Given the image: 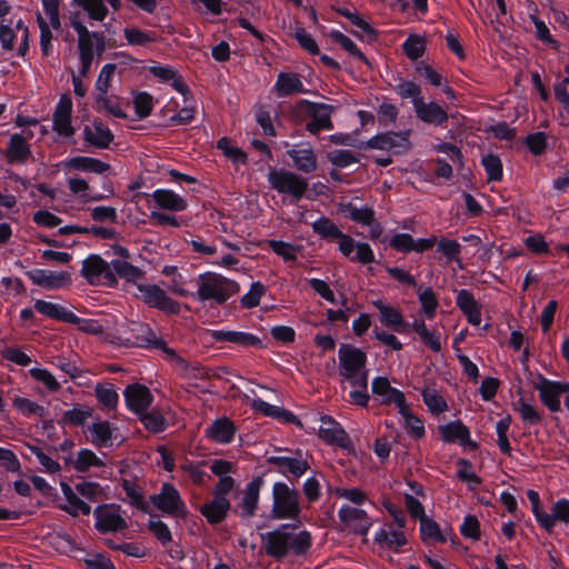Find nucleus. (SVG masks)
<instances>
[{
	"label": "nucleus",
	"instance_id": "21",
	"mask_svg": "<svg viewBox=\"0 0 569 569\" xmlns=\"http://www.w3.org/2000/svg\"><path fill=\"white\" fill-rule=\"evenodd\" d=\"M308 106V112L311 120L307 123L306 129L312 134H317L321 130H331L333 128L331 121L332 107L323 103L302 101Z\"/></svg>",
	"mask_w": 569,
	"mask_h": 569
},
{
	"label": "nucleus",
	"instance_id": "46",
	"mask_svg": "<svg viewBox=\"0 0 569 569\" xmlns=\"http://www.w3.org/2000/svg\"><path fill=\"white\" fill-rule=\"evenodd\" d=\"M110 169L107 162L91 157H73V170L102 174Z\"/></svg>",
	"mask_w": 569,
	"mask_h": 569
},
{
	"label": "nucleus",
	"instance_id": "38",
	"mask_svg": "<svg viewBox=\"0 0 569 569\" xmlns=\"http://www.w3.org/2000/svg\"><path fill=\"white\" fill-rule=\"evenodd\" d=\"M230 508L228 498H220L213 496V499L201 507L200 511L208 522L214 525L221 522Z\"/></svg>",
	"mask_w": 569,
	"mask_h": 569
},
{
	"label": "nucleus",
	"instance_id": "29",
	"mask_svg": "<svg viewBox=\"0 0 569 569\" xmlns=\"http://www.w3.org/2000/svg\"><path fill=\"white\" fill-rule=\"evenodd\" d=\"M372 305L379 311V321L382 326L397 332H405L410 326L403 320V316L398 308L385 303L381 299L373 300Z\"/></svg>",
	"mask_w": 569,
	"mask_h": 569
},
{
	"label": "nucleus",
	"instance_id": "15",
	"mask_svg": "<svg viewBox=\"0 0 569 569\" xmlns=\"http://www.w3.org/2000/svg\"><path fill=\"white\" fill-rule=\"evenodd\" d=\"M339 251L351 261H357L363 266L375 261V252L367 242H356L350 236L341 233L338 238Z\"/></svg>",
	"mask_w": 569,
	"mask_h": 569
},
{
	"label": "nucleus",
	"instance_id": "2",
	"mask_svg": "<svg viewBox=\"0 0 569 569\" xmlns=\"http://www.w3.org/2000/svg\"><path fill=\"white\" fill-rule=\"evenodd\" d=\"M197 291L193 297L200 302L222 305L239 292L237 281L216 272L200 273L196 280Z\"/></svg>",
	"mask_w": 569,
	"mask_h": 569
},
{
	"label": "nucleus",
	"instance_id": "20",
	"mask_svg": "<svg viewBox=\"0 0 569 569\" xmlns=\"http://www.w3.org/2000/svg\"><path fill=\"white\" fill-rule=\"evenodd\" d=\"M318 436L326 443L338 446L342 449L351 447V440L339 422L329 416L320 418Z\"/></svg>",
	"mask_w": 569,
	"mask_h": 569
},
{
	"label": "nucleus",
	"instance_id": "54",
	"mask_svg": "<svg viewBox=\"0 0 569 569\" xmlns=\"http://www.w3.org/2000/svg\"><path fill=\"white\" fill-rule=\"evenodd\" d=\"M124 39L130 46H147L156 41V33L152 31L140 30L134 27H129L123 30Z\"/></svg>",
	"mask_w": 569,
	"mask_h": 569
},
{
	"label": "nucleus",
	"instance_id": "50",
	"mask_svg": "<svg viewBox=\"0 0 569 569\" xmlns=\"http://www.w3.org/2000/svg\"><path fill=\"white\" fill-rule=\"evenodd\" d=\"M481 164L485 168V171L487 173V179L489 182H497L502 179L503 176V169H502V162L500 158L496 154L488 153L482 157Z\"/></svg>",
	"mask_w": 569,
	"mask_h": 569
},
{
	"label": "nucleus",
	"instance_id": "60",
	"mask_svg": "<svg viewBox=\"0 0 569 569\" xmlns=\"http://www.w3.org/2000/svg\"><path fill=\"white\" fill-rule=\"evenodd\" d=\"M204 465H206L204 461H198V462L186 461L180 465V469L183 472L189 475L191 481L194 485L200 486L206 482L207 478H209V476L207 475V472L203 469Z\"/></svg>",
	"mask_w": 569,
	"mask_h": 569
},
{
	"label": "nucleus",
	"instance_id": "36",
	"mask_svg": "<svg viewBox=\"0 0 569 569\" xmlns=\"http://www.w3.org/2000/svg\"><path fill=\"white\" fill-rule=\"evenodd\" d=\"M457 306L466 316L468 322L472 326H479L481 322V311L473 297V295L467 290L461 289L457 293L456 298Z\"/></svg>",
	"mask_w": 569,
	"mask_h": 569
},
{
	"label": "nucleus",
	"instance_id": "9",
	"mask_svg": "<svg viewBox=\"0 0 569 569\" xmlns=\"http://www.w3.org/2000/svg\"><path fill=\"white\" fill-rule=\"evenodd\" d=\"M533 388L539 392L541 402L551 411L560 410V398L569 392V382L553 381L542 375H538Z\"/></svg>",
	"mask_w": 569,
	"mask_h": 569
},
{
	"label": "nucleus",
	"instance_id": "48",
	"mask_svg": "<svg viewBox=\"0 0 569 569\" xmlns=\"http://www.w3.org/2000/svg\"><path fill=\"white\" fill-rule=\"evenodd\" d=\"M398 412L403 418L405 426L410 435L417 439H421L426 433L423 421L411 413L407 403L403 405V410L398 409Z\"/></svg>",
	"mask_w": 569,
	"mask_h": 569
},
{
	"label": "nucleus",
	"instance_id": "11",
	"mask_svg": "<svg viewBox=\"0 0 569 569\" xmlns=\"http://www.w3.org/2000/svg\"><path fill=\"white\" fill-rule=\"evenodd\" d=\"M137 290L138 292L136 295L141 297L149 307L170 313H177L179 311V303L171 299L159 286L139 283L137 284Z\"/></svg>",
	"mask_w": 569,
	"mask_h": 569
},
{
	"label": "nucleus",
	"instance_id": "10",
	"mask_svg": "<svg viewBox=\"0 0 569 569\" xmlns=\"http://www.w3.org/2000/svg\"><path fill=\"white\" fill-rule=\"evenodd\" d=\"M81 272L91 284L113 286L117 283L111 264H108L98 256H90L83 260Z\"/></svg>",
	"mask_w": 569,
	"mask_h": 569
},
{
	"label": "nucleus",
	"instance_id": "43",
	"mask_svg": "<svg viewBox=\"0 0 569 569\" xmlns=\"http://www.w3.org/2000/svg\"><path fill=\"white\" fill-rule=\"evenodd\" d=\"M422 400L429 412L440 415L448 410V405L443 396L435 388L426 387L421 391Z\"/></svg>",
	"mask_w": 569,
	"mask_h": 569
},
{
	"label": "nucleus",
	"instance_id": "26",
	"mask_svg": "<svg viewBox=\"0 0 569 569\" xmlns=\"http://www.w3.org/2000/svg\"><path fill=\"white\" fill-rule=\"evenodd\" d=\"M413 110L417 118L426 124L443 127L448 121L447 111L435 101L418 100Z\"/></svg>",
	"mask_w": 569,
	"mask_h": 569
},
{
	"label": "nucleus",
	"instance_id": "37",
	"mask_svg": "<svg viewBox=\"0 0 569 569\" xmlns=\"http://www.w3.org/2000/svg\"><path fill=\"white\" fill-rule=\"evenodd\" d=\"M150 73L162 82L170 83L171 87L183 97L189 92L182 78L171 67L154 64L149 68Z\"/></svg>",
	"mask_w": 569,
	"mask_h": 569
},
{
	"label": "nucleus",
	"instance_id": "4",
	"mask_svg": "<svg viewBox=\"0 0 569 569\" xmlns=\"http://www.w3.org/2000/svg\"><path fill=\"white\" fill-rule=\"evenodd\" d=\"M73 30L78 32V47L80 68L79 73L86 76L93 63L104 50V39L98 32H89L84 26L73 19Z\"/></svg>",
	"mask_w": 569,
	"mask_h": 569
},
{
	"label": "nucleus",
	"instance_id": "6",
	"mask_svg": "<svg viewBox=\"0 0 569 569\" xmlns=\"http://www.w3.org/2000/svg\"><path fill=\"white\" fill-rule=\"evenodd\" d=\"M270 187L279 193L290 194L296 201L300 200L308 188L305 178L284 169H271L268 173Z\"/></svg>",
	"mask_w": 569,
	"mask_h": 569
},
{
	"label": "nucleus",
	"instance_id": "41",
	"mask_svg": "<svg viewBox=\"0 0 569 569\" xmlns=\"http://www.w3.org/2000/svg\"><path fill=\"white\" fill-rule=\"evenodd\" d=\"M555 98L559 103V116L561 123L569 126V76L553 86Z\"/></svg>",
	"mask_w": 569,
	"mask_h": 569
},
{
	"label": "nucleus",
	"instance_id": "13",
	"mask_svg": "<svg viewBox=\"0 0 569 569\" xmlns=\"http://www.w3.org/2000/svg\"><path fill=\"white\" fill-rule=\"evenodd\" d=\"M82 432L86 440L97 448L111 447L117 439V428L106 420H92Z\"/></svg>",
	"mask_w": 569,
	"mask_h": 569
},
{
	"label": "nucleus",
	"instance_id": "53",
	"mask_svg": "<svg viewBox=\"0 0 569 569\" xmlns=\"http://www.w3.org/2000/svg\"><path fill=\"white\" fill-rule=\"evenodd\" d=\"M530 21L535 26L536 38L552 49L560 47L559 42L551 36L548 26L543 20L539 19L535 13L529 14Z\"/></svg>",
	"mask_w": 569,
	"mask_h": 569
},
{
	"label": "nucleus",
	"instance_id": "30",
	"mask_svg": "<svg viewBox=\"0 0 569 569\" xmlns=\"http://www.w3.org/2000/svg\"><path fill=\"white\" fill-rule=\"evenodd\" d=\"M26 276L33 284L46 289H58L67 282L68 271H51L43 269H32L26 272Z\"/></svg>",
	"mask_w": 569,
	"mask_h": 569
},
{
	"label": "nucleus",
	"instance_id": "24",
	"mask_svg": "<svg viewBox=\"0 0 569 569\" xmlns=\"http://www.w3.org/2000/svg\"><path fill=\"white\" fill-rule=\"evenodd\" d=\"M128 409L137 415L146 411L153 401L150 390L139 383L128 386L123 391Z\"/></svg>",
	"mask_w": 569,
	"mask_h": 569
},
{
	"label": "nucleus",
	"instance_id": "17",
	"mask_svg": "<svg viewBox=\"0 0 569 569\" xmlns=\"http://www.w3.org/2000/svg\"><path fill=\"white\" fill-rule=\"evenodd\" d=\"M367 146L372 149L388 150L400 153L409 149V131L385 132L371 137L367 141Z\"/></svg>",
	"mask_w": 569,
	"mask_h": 569
},
{
	"label": "nucleus",
	"instance_id": "34",
	"mask_svg": "<svg viewBox=\"0 0 569 569\" xmlns=\"http://www.w3.org/2000/svg\"><path fill=\"white\" fill-rule=\"evenodd\" d=\"M297 170L303 173L313 172L317 169V156L311 147H293L287 151Z\"/></svg>",
	"mask_w": 569,
	"mask_h": 569
},
{
	"label": "nucleus",
	"instance_id": "31",
	"mask_svg": "<svg viewBox=\"0 0 569 569\" xmlns=\"http://www.w3.org/2000/svg\"><path fill=\"white\" fill-rule=\"evenodd\" d=\"M53 131L61 137L71 136V97L63 93L53 113Z\"/></svg>",
	"mask_w": 569,
	"mask_h": 569
},
{
	"label": "nucleus",
	"instance_id": "8",
	"mask_svg": "<svg viewBox=\"0 0 569 569\" xmlns=\"http://www.w3.org/2000/svg\"><path fill=\"white\" fill-rule=\"evenodd\" d=\"M20 40L18 54L23 57L29 49V30L23 21L19 19L16 23L12 20L0 23V43L4 51H12L14 43Z\"/></svg>",
	"mask_w": 569,
	"mask_h": 569
},
{
	"label": "nucleus",
	"instance_id": "63",
	"mask_svg": "<svg viewBox=\"0 0 569 569\" xmlns=\"http://www.w3.org/2000/svg\"><path fill=\"white\" fill-rule=\"evenodd\" d=\"M269 247L271 250L279 257H281L284 261H295L298 258L299 249L289 243L281 240H269Z\"/></svg>",
	"mask_w": 569,
	"mask_h": 569
},
{
	"label": "nucleus",
	"instance_id": "25",
	"mask_svg": "<svg viewBox=\"0 0 569 569\" xmlns=\"http://www.w3.org/2000/svg\"><path fill=\"white\" fill-rule=\"evenodd\" d=\"M371 391L381 397L382 403L395 405L397 409L403 410V405L407 403L405 393L392 387L386 377H376L371 382Z\"/></svg>",
	"mask_w": 569,
	"mask_h": 569
},
{
	"label": "nucleus",
	"instance_id": "5",
	"mask_svg": "<svg viewBox=\"0 0 569 569\" xmlns=\"http://www.w3.org/2000/svg\"><path fill=\"white\" fill-rule=\"evenodd\" d=\"M93 516L94 529L100 533L119 532L128 528L126 511L117 503L99 505Z\"/></svg>",
	"mask_w": 569,
	"mask_h": 569
},
{
	"label": "nucleus",
	"instance_id": "16",
	"mask_svg": "<svg viewBox=\"0 0 569 569\" xmlns=\"http://www.w3.org/2000/svg\"><path fill=\"white\" fill-rule=\"evenodd\" d=\"M268 462L278 467L280 473H290L295 478H300L309 469L308 455L301 450L291 456H272L268 458Z\"/></svg>",
	"mask_w": 569,
	"mask_h": 569
},
{
	"label": "nucleus",
	"instance_id": "1",
	"mask_svg": "<svg viewBox=\"0 0 569 569\" xmlns=\"http://www.w3.org/2000/svg\"><path fill=\"white\" fill-rule=\"evenodd\" d=\"M367 353L349 343H341L338 349V375L340 383L352 388L349 397L355 405L367 407L370 400L368 392L369 370Z\"/></svg>",
	"mask_w": 569,
	"mask_h": 569
},
{
	"label": "nucleus",
	"instance_id": "51",
	"mask_svg": "<svg viewBox=\"0 0 569 569\" xmlns=\"http://www.w3.org/2000/svg\"><path fill=\"white\" fill-rule=\"evenodd\" d=\"M420 533L422 540L427 543L446 541L440 531L439 525L435 520L427 517L420 520Z\"/></svg>",
	"mask_w": 569,
	"mask_h": 569
},
{
	"label": "nucleus",
	"instance_id": "27",
	"mask_svg": "<svg viewBox=\"0 0 569 569\" xmlns=\"http://www.w3.org/2000/svg\"><path fill=\"white\" fill-rule=\"evenodd\" d=\"M375 542L381 549L391 550L393 552L405 551L408 539L401 529H393L390 526L380 528L375 532Z\"/></svg>",
	"mask_w": 569,
	"mask_h": 569
},
{
	"label": "nucleus",
	"instance_id": "28",
	"mask_svg": "<svg viewBox=\"0 0 569 569\" xmlns=\"http://www.w3.org/2000/svg\"><path fill=\"white\" fill-rule=\"evenodd\" d=\"M237 433L233 421L227 417L217 418L204 430L206 437L219 445L231 443Z\"/></svg>",
	"mask_w": 569,
	"mask_h": 569
},
{
	"label": "nucleus",
	"instance_id": "12",
	"mask_svg": "<svg viewBox=\"0 0 569 569\" xmlns=\"http://www.w3.org/2000/svg\"><path fill=\"white\" fill-rule=\"evenodd\" d=\"M290 527L292 523H286L273 531L261 535V541L268 556L281 559L290 552V533L287 531Z\"/></svg>",
	"mask_w": 569,
	"mask_h": 569
},
{
	"label": "nucleus",
	"instance_id": "61",
	"mask_svg": "<svg viewBox=\"0 0 569 569\" xmlns=\"http://www.w3.org/2000/svg\"><path fill=\"white\" fill-rule=\"evenodd\" d=\"M111 270L113 274H118L128 281H136L140 278L141 271L139 268L130 264L126 260L114 259L111 261Z\"/></svg>",
	"mask_w": 569,
	"mask_h": 569
},
{
	"label": "nucleus",
	"instance_id": "56",
	"mask_svg": "<svg viewBox=\"0 0 569 569\" xmlns=\"http://www.w3.org/2000/svg\"><path fill=\"white\" fill-rule=\"evenodd\" d=\"M103 461L92 450L81 449L73 461V468L78 471H87L91 467H102Z\"/></svg>",
	"mask_w": 569,
	"mask_h": 569
},
{
	"label": "nucleus",
	"instance_id": "55",
	"mask_svg": "<svg viewBox=\"0 0 569 569\" xmlns=\"http://www.w3.org/2000/svg\"><path fill=\"white\" fill-rule=\"evenodd\" d=\"M345 212L352 221L362 226L370 224L375 217L373 209L369 207H357L352 202L346 204Z\"/></svg>",
	"mask_w": 569,
	"mask_h": 569
},
{
	"label": "nucleus",
	"instance_id": "64",
	"mask_svg": "<svg viewBox=\"0 0 569 569\" xmlns=\"http://www.w3.org/2000/svg\"><path fill=\"white\" fill-rule=\"evenodd\" d=\"M311 547V535L301 530L296 535L290 533V551L297 556L305 555Z\"/></svg>",
	"mask_w": 569,
	"mask_h": 569
},
{
	"label": "nucleus",
	"instance_id": "39",
	"mask_svg": "<svg viewBox=\"0 0 569 569\" xmlns=\"http://www.w3.org/2000/svg\"><path fill=\"white\" fill-rule=\"evenodd\" d=\"M250 407L258 412H261L266 417H271L276 419L283 420L286 422H290L295 420V415L291 411H288L281 407L271 405L260 398H253L250 401Z\"/></svg>",
	"mask_w": 569,
	"mask_h": 569
},
{
	"label": "nucleus",
	"instance_id": "18",
	"mask_svg": "<svg viewBox=\"0 0 569 569\" xmlns=\"http://www.w3.org/2000/svg\"><path fill=\"white\" fill-rule=\"evenodd\" d=\"M441 440L446 443L458 442L463 448L475 450L478 448L476 441L471 439L470 429L461 421L453 420L439 426Z\"/></svg>",
	"mask_w": 569,
	"mask_h": 569
},
{
	"label": "nucleus",
	"instance_id": "32",
	"mask_svg": "<svg viewBox=\"0 0 569 569\" xmlns=\"http://www.w3.org/2000/svg\"><path fill=\"white\" fill-rule=\"evenodd\" d=\"M151 198L158 210L180 212L188 207L187 199L170 189H156Z\"/></svg>",
	"mask_w": 569,
	"mask_h": 569
},
{
	"label": "nucleus",
	"instance_id": "42",
	"mask_svg": "<svg viewBox=\"0 0 569 569\" xmlns=\"http://www.w3.org/2000/svg\"><path fill=\"white\" fill-rule=\"evenodd\" d=\"M260 479H254L249 482L244 490V496L241 502V512L244 517L253 516L258 501H259V492H260Z\"/></svg>",
	"mask_w": 569,
	"mask_h": 569
},
{
	"label": "nucleus",
	"instance_id": "52",
	"mask_svg": "<svg viewBox=\"0 0 569 569\" xmlns=\"http://www.w3.org/2000/svg\"><path fill=\"white\" fill-rule=\"evenodd\" d=\"M418 300L421 307V312L428 318L433 319L439 306L438 298L431 288L420 290Z\"/></svg>",
	"mask_w": 569,
	"mask_h": 569
},
{
	"label": "nucleus",
	"instance_id": "22",
	"mask_svg": "<svg viewBox=\"0 0 569 569\" xmlns=\"http://www.w3.org/2000/svg\"><path fill=\"white\" fill-rule=\"evenodd\" d=\"M33 137L31 131H27L26 134L13 133L6 148V159L8 163H26L31 157V149L28 143V139Z\"/></svg>",
	"mask_w": 569,
	"mask_h": 569
},
{
	"label": "nucleus",
	"instance_id": "3",
	"mask_svg": "<svg viewBox=\"0 0 569 569\" xmlns=\"http://www.w3.org/2000/svg\"><path fill=\"white\" fill-rule=\"evenodd\" d=\"M299 491L286 482L277 481L272 486L271 517L277 520H292V527L301 525Z\"/></svg>",
	"mask_w": 569,
	"mask_h": 569
},
{
	"label": "nucleus",
	"instance_id": "58",
	"mask_svg": "<svg viewBox=\"0 0 569 569\" xmlns=\"http://www.w3.org/2000/svg\"><path fill=\"white\" fill-rule=\"evenodd\" d=\"M402 49L410 60H418L425 53V40L420 36L410 34L402 43Z\"/></svg>",
	"mask_w": 569,
	"mask_h": 569
},
{
	"label": "nucleus",
	"instance_id": "44",
	"mask_svg": "<svg viewBox=\"0 0 569 569\" xmlns=\"http://www.w3.org/2000/svg\"><path fill=\"white\" fill-rule=\"evenodd\" d=\"M33 308L37 312L48 318L71 322V312L67 311L59 305L44 300H37Z\"/></svg>",
	"mask_w": 569,
	"mask_h": 569
},
{
	"label": "nucleus",
	"instance_id": "49",
	"mask_svg": "<svg viewBox=\"0 0 569 569\" xmlns=\"http://www.w3.org/2000/svg\"><path fill=\"white\" fill-rule=\"evenodd\" d=\"M330 38L341 46L342 49H345L350 56L355 57L361 62L369 63L366 56L361 52V50L358 48V46L346 34H343L339 30H331L329 33Z\"/></svg>",
	"mask_w": 569,
	"mask_h": 569
},
{
	"label": "nucleus",
	"instance_id": "7",
	"mask_svg": "<svg viewBox=\"0 0 569 569\" xmlns=\"http://www.w3.org/2000/svg\"><path fill=\"white\" fill-rule=\"evenodd\" d=\"M152 505L162 513L184 519L188 509L179 491L171 483H163L160 491L150 498Z\"/></svg>",
	"mask_w": 569,
	"mask_h": 569
},
{
	"label": "nucleus",
	"instance_id": "47",
	"mask_svg": "<svg viewBox=\"0 0 569 569\" xmlns=\"http://www.w3.org/2000/svg\"><path fill=\"white\" fill-rule=\"evenodd\" d=\"M457 467L458 479L468 483L469 489L473 490L481 485V478L475 472L473 466L468 459H458Z\"/></svg>",
	"mask_w": 569,
	"mask_h": 569
},
{
	"label": "nucleus",
	"instance_id": "35",
	"mask_svg": "<svg viewBox=\"0 0 569 569\" xmlns=\"http://www.w3.org/2000/svg\"><path fill=\"white\" fill-rule=\"evenodd\" d=\"M131 331L134 338L132 341L133 345L141 348L158 350L164 348L166 342L160 339L148 325L134 323Z\"/></svg>",
	"mask_w": 569,
	"mask_h": 569
},
{
	"label": "nucleus",
	"instance_id": "45",
	"mask_svg": "<svg viewBox=\"0 0 569 569\" xmlns=\"http://www.w3.org/2000/svg\"><path fill=\"white\" fill-rule=\"evenodd\" d=\"M99 108L104 109L108 113L116 118H127L126 103L119 100L118 97L104 94H97L96 98Z\"/></svg>",
	"mask_w": 569,
	"mask_h": 569
},
{
	"label": "nucleus",
	"instance_id": "33",
	"mask_svg": "<svg viewBox=\"0 0 569 569\" xmlns=\"http://www.w3.org/2000/svg\"><path fill=\"white\" fill-rule=\"evenodd\" d=\"M273 91L279 98L307 92L300 76L293 72H280L277 76Z\"/></svg>",
	"mask_w": 569,
	"mask_h": 569
},
{
	"label": "nucleus",
	"instance_id": "62",
	"mask_svg": "<svg viewBox=\"0 0 569 569\" xmlns=\"http://www.w3.org/2000/svg\"><path fill=\"white\" fill-rule=\"evenodd\" d=\"M12 405L14 409L24 417H30L32 415L42 417L44 413V408L42 406L28 398L16 397Z\"/></svg>",
	"mask_w": 569,
	"mask_h": 569
},
{
	"label": "nucleus",
	"instance_id": "59",
	"mask_svg": "<svg viewBox=\"0 0 569 569\" xmlns=\"http://www.w3.org/2000/svg\"><path fill=\"white\" fill-rule=\"evenodd\" d=\"M313 231L323 239H338L342 231L328 218H319L312 223Z\"/></svg>",
	"mask_w": 569,
	"mask_h": 569
},
{
	"label": "nucleus",
	"instance_id": "40",
	"mask_svg": "<svg viewBox=\"0 0 569 569\" xmlns=\"http://www.w3.org/2000/svg\"><path fill=\"white\" fill-rule=\"evenodd\" d=\"M410 327L419 335L425 346L433 352L441 351L442 345L440 333L436 330H429L422 319H415L412 323H410Z\"/></svg>",
	"mask_w": 569,
	"mask_h": 569
},
{
	"label": "nucleus",
	"instance_id": "19",
	"mask_svg": "<svg viewBox=\"0 0 569 569\" xmlns=\"http://www.w3.org/2000/svg\"><path fill=\"white\" fill-rule=\"evenodd\" d=\"M210 337L214 342H229L237 348H262L261 339L250 332L237 330H211Z\"/></svg>",
	"mask_w": 569,
	"mask_h": 569
},
{
	"label": "nucleus",
	"instance_id": "57",
	"mask_svg": "<svg viewBox=\"0 0 569 569\" xmlns=\"http://www.w3.org/2000/svg\"><path fill=\"white\" fill-rule=\"evenodd\" d=\"M139 416L141 423L151 432L158 433L167 428L166 419L158 410H146Z\"/></svg>",
	"mask_w": 569,
	"mask_h": 569
},
{
	"label": "nucleus",
	"instance_id": "14",
	"mask_svg": "<svg viewBox=\"0 0 569 569\" xmlns=\"http://www.w3.org/2000/svg\"><path fill=\"white\" fill-rule=\"evenodd\" d=\"M338 518L346 528L360 536H367L372 526V519L365 510L350 505L340 507Z\"/></svg>",
	"mask_w": 569,
	"mask_h": 569
},
{
	"label": "nucleus",
	"instance_id": "23",
	"mask_svg": "<svg viewBox=\"0 0 569 569\" xmlns=\"http://www.w3.org/2000/svg\"><path fill=\"white\" fill-rule=\"evenodd\" d=\"M82 136L86 144L96 149H107L113 141L112 131L99 120L83 126Z\"/></svg>",
	"mask_w": 569,
	"mask_h": 569
}]
</instances>
